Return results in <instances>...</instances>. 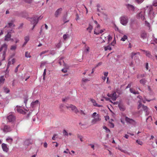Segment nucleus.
I'll return each mask as SVG.
<instances>
[{"mask_svg": "<svg viewBox=\"0 0 157 157\" xmlns=\"http://www.w3.org/2000/svg\"><path fill=\"white\" fill-rule=\"evenodd\" d=\"M92 117L94 119L91 121L92 124H96L97 122L101 120V117L100 115L97 114V113L94 112L92 115Z\"/></svg>", "mask_w": 157, "mask_h": 157, "instance_id": "nucleus-1", "label": "nucleus"}, {"mask_svg": "<svg viewBox=\"0 0 157 157\" xmlns=\"http://www.w3.org/2000/svg\"><path fill=\"white\" fill-rule=\"evenodd\" d=\"M94 21L95 25V26L96 27V29L94 30V34L96 35H98L100 33H102L104 32V31L105 30V29H101L100 30L99 32L98 31V29L100 28V25L98 23V22L94 20Z\"/></svg>", "mask_w": 157, "mask_h": 157, "instance_id": "nucleus-2", "label": "nucleus"}, {"mask_svg": "<svg viewBox=\"0 0 157 157\" xmlns=\"http://www.w3.org/2000/svg\"><path fill=\"white\" fill-rule=\"evenodd\" d=\"M121 23L124 25H126L128 22V18L126 16H122L120 18Z\"/></svg>", "mask_w": 157, "mask_h": 157, "instance_id": "nucleus-3", "label": "nucleus"}, {"mask_svg": "<svg viewBox=\"0 0 157 157\" xmlns=\"http://www.w3.org/2000/svg\"><path fill=\"white\" fill-rule=\"evenodd\" d=\"M125 120L127 123L132 124H136V122L134 120L126 116L125 117Z\"/></svg>", "mask_w": 157, "mask_h": 157, "instance_id": "nucleus-4", "label": "nucleus"}, {"mask_svg": "<svg viewBox=\"0 0 157 157\" xmlns=\"http://www.w3.org/2000/svg\"><path fill=\"white\" fill-rule=\"evenodd\" d=\"M141 107L142 108L143 110L146 112V115H148L149 114V112L148 111L147 107L146 106L142 105L141 103H140L138 107V109H139Z\"/></svg>", "mask_w": 157, "mask_h": 157, "instance_id": "nucleus-5", "label": "nucleus"}, {"mask_svg": "<svg viewBox=\"0 0 157 157\" xmlns=\"http://www.w3.org/2000/svg\"><path fill=\"white\" fill-rule=\"evenodd\" d=\"M116 95V93L115 92H114L111 94L108 93L107 95L108 97H111L112 100L113 101H115L117 99Z\"/></svg>", "mask_w": 157, "mask_h": 157, "instance_id": "nucleus-6", "label": "nucleus"}, {"mask_svg": "<svg viewBox=\"0 0 157 157\" xmlns=\"http://www.w3.org/2000/svg\"><path fill=\"white\" fill-rule=\"evenodd\" d=\"M39 17H38L36 18L35 17H33V18H30V19L29 20L30 21L32 24H36L39 21Z\"/></svg>", "mask_w": 157, "mask_h": 157, "instance_id": "nucleus-7", "label": "nucleus"}, {"mask_svg": "<svg viewBox=\"0 0 157 157\" xmlns=\"http://www.w3.org/2000/svg\"><path fill=\"white\" fill-rule=\"evenodd\" d=\"M33 140L31 139H27L24 142V144L26 146H27L33 143Z\"/></svg>", "mask_w": 157, "mask_h": 157, "instance_id": "nucleus-8", "label": "nucleus"}, {"mask_svg": "<svg viewBox=\"0 0 157 157\" xmlns=\"http://www.w3.org/2000/svg\"><path fill=\"white\" fill-rule=\"evenodd\" d=\"M17 110L18 112L23 114H25L26 112V111H28V110L26 109H25V111H24L23 109V108L21 107L17 108Z\"/></svg>", "mask_w": 157, "mask_h": 157, "instance_id": "nucleus-9", "label": "nucleus"}, {"mask_svg": "<svg viewBox=\"0 0 157 157\" xmlns=\"http://www.w3.org/2000/svg\"><path fill=\"white\" fill-rule=\"evenodd\" d=\"M7 119L9 122L14 121L15 119V117L13 114H10L7 117Z\"/></svg>", "mask_w": 157, "mask_h": 157, "instance_id": "nucleus-10", "label": "nucleus"}, {"mask_svg": "<svg viewBox=\"0 0 157 157\" xmlns=\"http://www.w3.org/2000/svg\"><path fill=\"white\" fill-rule=\"evenodd\" d=\"M62 9V8H59L57 9L55 12V16L56 17H58L61 13Z\"/></svg>", "mask_w": 157, "mask_h": 157, "instance_id": "nucleus-11", "label": "nucleus"}, {"mask_svg": "<svg viewBox=\"0 0 157 157\" xmlns=\"http://www.w3.org/2000/svg\"><path fill=\"white\" fill-rule=\"evenodd\" d=\"M2 147L3 151L6 152H7L9 150V148L7 147V145L4 143H3L2 144Z\"/></svg>", "mask_w": 157, "mask_h": 157, "instance_id": "nucleus-12", "label": "nucleus"}, {"mask_svg": "<svg viewBox=\"0 0 157 157\" xmlns=\"http://www.w3.org/2000/svg\"><path fill=\"white\" fill-rule=\"evenodd\" d=\"M39 104V101L38 100H36V101H33L31 104V106L32 108H34L37 106L38 105V104Z\"/></svg>", "mask_w": 157, "mask_h": 157, "instance_id": "nucleus-13", "label": "nucleus"}, {"mask_svg": "<svg viewBox=\"0 0 157 157\" xmlns=\"http://www.w3.org/2000/svg\"><path fill=\"white\" fill-rule=\"evenodd\" d=\"M70 107L71 110L74 111V112L75 113H77L79 112V111L78 110L77 108L75 106L71 104L70 105Z\"/></svg>", "mask_w": 157, "mask_h": 157, "instance_id": "nucleus-14", "label": "nucleus"}, {"mask_svg": "<svg viewBox=\"0 0 157 157\" xmlns=\"http://www.w3.org/2000/svg\"><path fill=\"white\" fill-rule=\"evenodd\" d=\"M127 8L130 10L132 11H134L135 9V7L132 5L130 4H128L126 5Z\"/></svg>", "mask_w": 157, "mask_h": 157, "instance_id": "nucleus-15", "label": "nucleus"}, {"mask_svg": "<svg viewBox=\"0 0 157 157\" xmlns=\"http://www.w3.org/2000/svg\"><path fill=\"white\" fill-rule=\"evenodd\" d=\"M11 130V129L10 127L7 125H5L3 129L4 132H6L10 131Z\"/></svg>", "mask_w": 157, "mask_h": 157, "instance_id": "nucleus-16", "label": "nucleus"}, {"mask_svg": "<svg viewBox=\"0 0 157 157\" xmlns=\"http://www.w3.org/2000/svg\"><path fill=\"white\" fill-rule=\"evenodd\" d=\"M7 45L6 44H3L1 47L0 48V52L3 49L4 50V52L5 53L7 48Z\"/></svg>", "mask_w": 157, "mask_h": 157, "instance_id": "nucleus-17", "label": "nucleus"}, {"mask_svg": "<svg viewBox=\"0 0 157 157\" xmlns=\"http://www.w3.org/2000/svg\"><path fill=\"white\" fill-rule=\"evenodd\" d=\"M90 101L92 103L93 105L95 106H97L98 107H100L102 106L101 105H98L97 103L96 102L95 100L93 99H91L90 100Z\"/></svg>", "mask_w": 157, "mask_h": 157, "instance_id": "nucleus-18", "label": "nucleus"}, {"mask_svg": "<svg viewBox=\"0 0 157 157\" xmlns=\"http://www.w3.org/2000/svg\"><path fill=\"white\" fill-rule=\"evenodd\" d=\"M147 36V35L145 31H142L141 34V37L143 39H145Z\"/></svg>", "mask_w": 157, "mask_h": 157, "instance_id": "nucleus-19", "label": "nucleus"}, {"mask_svg": "<svg viewBox=\"0 0 157 157\" xmlns=\"http://www.w3.org/2000/svg\"><path fill=\"white\" fill-rule=\"evenodd\" d=\"M11 37V34L9 33H8L5 36V40L7 41H9L10 40V39Z\"/></svg>", "mask_w": 157, "mask_h": 157, "instance_id": "nucleus-20", "label": "nucleus"}, {"mask_svg": "<svg viewBox=\"0 0 157 157\" xmlns=\"http://www.w3.org/2000/svg\"><path fill=\"white\" fill-rule=\"evenodd\" d=\"M144 51L145 52V54L149 58L151 57L152 56L149 51L145 50H144Z\"/></svg>", "mask_w": 157, "mask_h": 157, "instance_id": "nucleus-21", "label": "nucleus"}, {"mask_svg": "<svg viewBox=\"0 0 157 157\" xmlns=\"http://www.w3.org/2000/svg\"><path fill=\"white\" fill-rule=\"evenodd\" d=\"M92 29L93 26L90 24H89V27L87 28V30L89 33H91Z\"/></svg>", "mask_w": 157, "mask_h": 157, "instance_id": "nucleus-22", "label": "nucleus"}, {"mask_svg": "<svg viewBox=\"0 0 157 157\" xmlns=\"http://www.w3.org/2000/svg\"><path fill=\"white\" fill-rule=\"evenodd\" d=\"M146 82V80L144 78L142 79L140 81V83L143 85H144L145 84Z\"/></svg>", "mask_w": 157, "mask_h": 157, "instance_id": "nucleus-23", "label": "nucleus"}, {"mask_svg": "<svg viewBox=\"0 0 157 157\" xmlns=\"http://www.w3.org/2000/svg\"><path fill=\"white\" fill-rule=\"evenodd\" d=\"M130 91L131 93L134 94H139V92L138 91H135V90L132 88H130Z\"/></svg>", "mask_w": 157, "mask_h": 157, "instance_id": "nucleus-24", "label": "nucleus"}, {"mask_svg": "<svg viewBox=\"0 0 157 157\" xmlns=\"http://www.w3.org/2000/svg\"><path fill=\"white\" fill-rule=\"evenodd\" d=\"M5 81V79L3 76L0 77V84H3L4 83Z\"/></svg>", "mask_w": 157, "mask_h": 157, "instance_id": "nucleus-25", "label": "nucleus"}, {"mask_svg": "<svg viewBox=\"0 0 157 157\" xmlns=\"http://www.w3.org/2000/svg\"><path fill=\"white\" fill-rule=\"evenodd\" d=\"M65 68H64L62 70V71L64 73H65L67 72V69L69 67L68 66H65Z\"/></svg>", "mask_w": 157, "mask_h": 157, "instance_id": "nucleus-26", "label": "nucleus"}, {"mask_svg": "<svg viewBox=\"0 0 157 157\" xmlns=\"http://www.w3.org/2000/svg\"><path fill=\"white\" fill-rule=\"evenodd\" d=\"M104 49L105 51L108 50H111L112 49L111 48L110 45H109L106 47H104Z\"/></svg>", "mask_w": 157, "mask_h": 157, "instance_id": "nucleus-27", "label": "nucleus"}, {"mask_svg": "<svg viewBox=\"0 0 157 157\" xmlns=\"http://www.w3.org/2000/svg\"><path fill=\"white\" fill-rule=\"evenodd\" d=\"M25 56L26 58H31V56L29 53H28L27 51L25 53Z\"/></svg>", "mask_w": 157, "mask_h": 157, "instance_id": "nucleus-28", "label": "nucleus"}, {"mask_svg": "<svg viewBox=\"0 0 157 157\" xmlns=\"http://www.w3.org/2000/svg\"><path fill=\"white\" fill-rule=\"evenodd\" d=\"M101 36V37L100 38L103 39V40L101 43L105 42V41L104 40V39L105 40L106 38L107 37V36H105V35L104 34L102 35Z\"/></svg>", "mask_w": 157, "mask_h": 157, "instance_id": "nucleus-29", "label": "nucleus"}, {"mask_svg": "<svg viewBox=\"0 0 157 157\" xmlns=\"http://www.w3.org/2000/svg\"><path fill=\"white\" fill-rule=\"evenodd\" d=\"M6 140L7 142L11 144L12 142L13 139L10 137H8L6 139Z\"/></svg>", "mask_w": 157, "mask_h": 157, "instance_id": "nucleus-30", "label": "nucleus"}, {"mask_svg": "<svg viewBox=\"0 0 157 157\" xmlns=\"http://www.w3.org/2000/svg\"><path fill=\"white\" fill-rule=\"evenodd\" d=\"M77 137L78 138H79L80 141L81 142H82L83 141V137L82 136L80 135L79 134H78L77 135Z\"/></svg>", "mask_w": 157, "mask_h": 157, "instance_id": "nucleus-31", "label": "nucleus"}, {"mask_svg": "<svg viewBox=\"0 0 157 157\" xmlns=\"http://www.w3.org/2000/svg\"><path fill=\"white\" fill-rule=\"evenodd\" d=\"M105 36H107V37H108L107 39H108V43H109V42L112 39V37L110 35H109L108 36H107V35H105Z\"/></svg>", "mask_w": 157, "mask_h": 157, "instance_id": "nucleus-32", "label": "nucleus"}, {"mask_svg": "<svg viewBox=\"0 0 157 157\" xmlns=\"http://www.w3.org/2000/svg\"><path fill=\"white\" fill-rule=\"evenodd\" d=\"M17 48V45H12L10 47V50H16V49Z\"/></svg>", "mask_w": 157, "mask_h": 157, "instance_id": "nucleus-33", "label": "nucleus"}, {"mask_svg": "<svg viewBox=\"0 0 157 157\" xmlns=\"http://www.w3.org/2000/svg\"><path fill=\"white\" fill-rule=\"evenodd\" d=\"M90 52V48L89 47H86V48L85 50V52L86 54H88Z\"/></svg>", "mask_w": 157, "mask_h": 157, "instance_id": "nucleus-34", "label": "nucleus"}, {"mask_svg": "<svg viewBox=\"0 0 157 157\" xmlns=\"http://www.w3.org/2000/svg\"><path fill=\"white\" fill-rule=\"evenodd\" d=\"M137 54L139 55V52H136V53L132 52V54H131V58H132L133 59V57L134 56H135L136 55H137Z\"/></svg>", "mask_w": 157, "mask_h": 157, "instance_id": "nucleus-35", "label": "nucleus"}, {"mask_svg": "<svg viewBox=\"0 0 157 157\" xmlns=\"http://www.w3.org/2000/svg\"><path fill=\"white\" fill-rule=\"evenodd\" d=\"M127 39V36L126 35H124L123 37L121 39V40L124 41Z\"/></svg>", "mask_w": 157, "mask_h": 157, "instance_id": "nucleus-36", "label": "nucleus"}, {"mask_svg": "<svg viewBox=\"0 0 157 157\" xmlns=\"http://www.w3.org/2000/svg\"><path fill=\"white\" fill-rule=\"evenodd\" d=\"M24 39L25 41L28 42L29 40V36H25L24 38Z\"/></svg>", "mask_w": 157, "mask_h": 157, "instance_id": "nucleus-37", "label": "nucleus"}, {"mask_svg": "<svg viewBox=\"0 0 157 157\" xmlns=\"http://www.w3.org/2000/svg\"><path fill=\"white\" fill-rule=\"evenodd\" d=\"M136 142L138 144L140 145H142L143 144V142L140 140H137Z\"/></svg>", "mask_w": 157, "mask_h": 157, "instance_id": "nucleus-38", "label": "nucleus"}, {"mask_svg": "<svg viewBox=\"0 0 157 157\" xmlns=\"http://www.w3.org/2000/svg\"><path fill=\"white\" fill-rule=\"evenodd\" d=\"M63 133L64 136H68V134L65 130H63Z\"/></svg>", "mask_w": 157, "mask_h": 157, "instance_id": "nucleus-39", "label": "nucleus"}, {"mask_svg": "<svg viewBox=\"0 0 157 157\" xmlns=\"http://www.w3.org/2000/svg\"><path fill=\"white\" fill-rule=\"evenodd\" d=\"M138 16L141 18V19L144 20V17L142 15V13H140L138 14Z\"/></svg>", "mask_w": 157, "mask_h": 157, "instance_id": "nucleus-40", "label": "nucleus"}, {"mask_svg": "<svg viewBox=\"0 0 157 157\" xmlns=\"http://www.w3.org/2000/svg\"><path fill=\"white\" fill-rule=\"evenodd\" d=\"M24 2L26 3L31 4L33 2V0H24Z\"/></svg>", "mask_w": 157, "mask_h": 157, "instance_id": "nucleus-41", "label": "nucleus"}, {"mask_svg": "<svg viewBox=\"0 0 157 157\" xmlns=\"http://www.w3.org/2000/svg\"><path fill=\"white\" fill-rule=\"evenodd\" d=\"M103 128L107 132H110V130L107 127L105 126H103Z\"/></svg>", "mask_w": 157, "mask_h": 157, "instance_id": "nucleus-42", "label": "nucleus"}, {"mask_svg": "<svg viewBox=\"0 0 157 157\" xmlns=\"http://www.w3.org/2000/svg\"><path fill=\"white\" fill-rule=\"evenodd\" d=\"M153 5L155 6H157V0H154L153 3Z\"/></svg>", "mask_w": 157, "mask_h": 157, "instance_id": "nucleus-43", "label": "nucleus"}, {"mask_svg": "<svg viewBox=\"0 0 157 157\" xmlns=\"http://www.w3.org/2000/svg\"><path fill=\"white\" fill-rule=\"evenodd\" d=\"M4 91L6 93H8L9 92L10 90L7 88H4Z\"/></svg>", "mask_w": 157, "mask_h": 157, "instance_id": "nucleus-44", "label": "nucleus"}, {"mask_svg": "<svg viewBox=\"0 0 157 157\" xmlns=\"http://www.w3.org/2000/svg\"><path fill=\"white\" fill-rule=\"evenodd\" d=\"M9 25V26L10 27H14L15 25L13 24V22H10L8 23Z\"/></svg>", "mask_w": 157, "mask_h": 157, "instance_id": "nucleus-45", "label": "nucleus"}, {"mask_svg": "<svg viewBox=\"0 0 157 157\" xmlns=\"http://www.w3.org/2000/svg\"><path fill=\"white\" fill-rule=\"evenodd\" d=\"M149 120L150 121H152V119L151 116H149V117H148L146 119V121L147 122V120Z\"/></svg>", "mask_w": 157, "mask_h": 157, "instance_id": "nucleus-46", "label": "nucleus"}, {"mask_svg": "<svg viewBox=\"0 0 157 157\" xmlns=\"http://www.w3.org/2000/svg\"><path fill=\"white\" fill-rule=\"evenodd\" d=\"M61 46V41H60L58 44H57L56 46V47L58 48H60V46Z\"/></svg>", "mask_w": 157, "mask_h": 157, "instance_id": "nucleus-47", "label": "nucleus"}, {"mask_svg": "<svg viewBox=\"0 0 157 157\" xmlns=\"http://www.w3.org/2000/svg\"><path fill=\"white\" fill-rule=\"evenodd\" d=\"M119 108L122 111H124L125 109L124 108L123 106H119Z\"/></svg>", "mask_w": 157, "mask_h": 157, "instance_id": "nucleus-48", "label": "nucleus"}, {"mask_svg": "<svg viewBox=\"0 0 157 157\" xmlns=\"http://www.w3.org/2000/svg\"><path fill=\"white\" fill-rule=\"evenodd\" d=\"M144 0H136V1L138 4H140L142 3Z\"/></svg>", "mask_w": 157, "mask_h": 157, "instance_id": "nucleus-49", "label": "nucleus"}, {"mask_svg": "<svg viewBox=\"0 0 157 157\" xmlns=\"http://www.w3.org/2000/svg\"><path fill=\"white\" fill-rule=\"evenodd\" d=\"M48 52V50L42 52L40 54V55L41 56L42 54Z\"/></svg>", "mask_w": 157, "mask_h": 157, "instance_id": "nucleus-50", "label": "nucleus"}, {"mask_svg": "<svg viewBox=\"0 0 157 157\" xmlns=\"http://www.w3.org/2000/svg\"><path fill=\"white\" fill-rule=\"evenodd\" d=\"M20 65V64L18 65L15 68L14 70V72L15 73H17V72L18 68L19 67Z\"/></svg>", "mask_w": 157, "mask_h": 157, "instance_id": "nucleus-51", "label": "nucleus"}, {"mask_svg": "<svg viewBox=\"0 0 157 157\" xmlns=\"http://www.w3.org/2000/svg\"><path fill=\"white\" fill-rule=\"evenodd\" d=\"M82 81L84 82H86L87 81H90V80L88 78H83L82 79Z\"/></svg>", "mask_w": 157, "mask_h": 157, "instance_id": "nucleus-52", "label": "nucleus"}, {"mask_svg": "<svg viewBox=\"0 0 157 157\" xmlns=\"http://www.w3.org/2000/svg\"><path fill=\"white\" fill-rule=\"evenodd\" d=\"M79 113L81 115H85V113L82 110H80L79 111Z\"/></svg>", "mask_w": 157, "mask_h": 157, "instance_id": "nucleus-53", "label": "nucleus"}, {"mask_svg": "<svg viewBox=\"0 0 157 157\" xmlns=\"http://www.w3.org/2000/svg\"><path fill=\"white\" fill-rule=\"evenodd\" d=\"M97 10L98 11H100V8L101 7V6L99 4H98L97 5Z\"/></svg>", "mask_w": 157, "mask_h": 157, "instance_id": "nucleus-54", "label": "nucleus"}, {"mask_svg": "<svg viewBox=\"0 0 157 157\" xmlns=\"http://www.w3.org/2000/svg\"><path fill=\"white\" fill-rule=\"evenodd\" d=\"M131 84L132 82H131L130 83L128 84V86H126V89H127L128 88H130L131 86Z\"/></svg>", "mask_w": 157, "mask_h": 157, "instance_id": "nucleus-55", "label": "nucleus"}, {"mask_svg": "<svg viewBox=\"0 0 157 157\" xmlns=\"http://www.w3.org/2000/svg\"><path fill=\"white\" fill-rule=\"evenodd\" d=\"M109 126L111 128H113L114 127V124L112 123H110Z\"/></svg>", "mask_w": 157, "mask_h": 157, "instance_id": "nucleus-56", "label": "nucleus"}, {"mask_svg": "<svg viewBox=\"0 0 157 157\" xmlns=\"http://www.w3.org/2000/svg\"><path fill=\"white\" fill-rule=\"evenodd\" d=\"M57 136V134H54L53 135V136L52 137V139L53 140H55V137L56 136Z\"/></svg>", "mask_w": 157, "mask_h": 157, "instance_id": "nucleus-57", "label": "nucleus"}, {"mask_svg": "<svg viewBox=\"0 0 157 157\" xmlns=\"http://www.w3.org/2000/svg\"><path fill=\"white\" fill-rule=\"evenodd\" d=\"M67 35L66 34H64L63 36V38L64 40H65L67 38Z\"/></svg>", "mask_w": 157, "mask_h": 157, "instance_id": "nucleus-58", "label": "nucleus"}, {"mask_svg": "<svg viewBox=\"0 0 157 157\" xmlns=\"http://www.w3.org/2000/svg\"><path fill=\"white\" fill-rule=\"evenodd\" d=\"M12 64H13L15 62V59H13L11 60Z\"/></svg>", "mask_w": 157, "mask_h": 157, "instance_id": "nucleus-59", "label": "nucleus"}, {"mask_svg": "<svg viewBox=\"0 0 157 157\" xmlns=\"http://www.w3.org/2000/svg\"><path fill=\"white\" fill-rule=\"evenodd\" d=\"M146 68L147 70H148V64L147 63H146Z\"/></svg>", "mask_w": 157, "mask_h": 157, "instance_id": "nucleus-60", "label": "nucleus"}, {"mask_svg": "<svg viewBox=\"0 0 157 157\" xmlns=\"http://www.w3.org/2000/svg\"><path fill=\"white\" fill-rule=\"evenodd\" d=\"M63 59V58H60V61L59 62V63L60 64V65H61L62 64V62L61 61V60H62Z\"/></svg>", "mask_w": 157, "mask_h": 157, "instance_id": "nucleus-61", "label": "nucleus"}, {"mask_svg": "<svg viewBox=\"0 0 157 157\" xmlns=\"http://www.w3.org/2000/svg\"><path fill=\"white\" fill-rule=\"evenodd\" d=\"M46 62H43V63H41L40 66V67H41L43 66L45 64H46Z\"/></svg>", "mask_w": 157, "mask_h": 157, "instance_id": "nucleus-62", "label": "nucleus"}, {"mask_svg": "<svg viewBox=\"0 0 157 157\" xmlns=\"http://www.w3.org/2000/svg\"><path fill=\"white\" fill-rule=\"evenodd\" d=\"M44 147H45L47 148V144L46 142H44Z\"/></svg>", "mask_w": 157, "mask_h": 157, "instance_id": "nucleus-63", "label": "nucleus"}, {"mask_svg": "<svg viewBox=\"0 0 157 157\" xmlns=\"http://www.w3.org/2000/svg\"><path fill=\"white\" fill-rule=\"evenodd\" d=\"M124 137L126 139H128L129 137V136L127 134H125L124 136Z\"/></svg>", "mask_w": 157, "mask_h": 157, "instance_id": "nucleus-64", "label": "nucleus"}]
</instances>
